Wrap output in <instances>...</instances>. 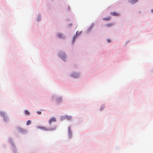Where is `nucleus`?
<instances>
[{
  "mask_svg": "<svg viewBox=\"0 0 153 153\" xmlns=\"http://www.w3.org/2000/svg\"><path fill=\"white\" fill-rule=\"evenodd\" d=\"M37 128L39 129H40L42 130H43L45 131H52L55 130L56 128V127L54 126L52 128H47L45 127H41V126H38Z\"/></svg>",
  "mask_w": 153,
  "mask_h": 153,
  "instance_id": "obj_1",
  "label": "nucleus"
},
{
  "mask_svg": "<svg viewBox=\"0 0 153 153\" xmlns=\"http://www.w3.org/2000/svg\"><path fill=\"white\" fill-rule=\"evenodd\" d=\"M60 56H61L62 59L63 60H65L66 59V56L65 54L63 53H61L60 54Z\"/></svg>",
  "mask_w": 153,
  "mask_h": 153,
  "instance_id": "obj_2",
  "label": "nucleus"
},
{
  "mask_svg": "<svg viewBox=\"0 0 153 153\" xmlns=\"http://www.w3.org/2000/svg\"><path fill=\"white\" fill-rule=\"evenodd\" d=\"M56 120L55 118L53 117L49 121V124L51 125V123L53 122H56Z\"/></svg>",
  "mask_w": 153,
  "mask_h": 153,
  "instance_id": "obj_3",
  "label": "nucleus"
},
{
  "mask_svg": "<svg viewBox=\"0 0 153 153\" xmlns=\"http://www.w3.org/2000/svg\"><path fill=\"white\" fill-rule=\"evenodd\" d=\"M110 14L111 15L114 16H118L120 15L119 13L115 12H111L110 13Z\"/></svg>",
  "mask_w": 153,
  "mask_h": 153,
  "instance_id": "obj_4",
  "label": "nucleus"
},
{
  "mask_svg": "<svg viewBox=\"0 0 153 153\" xmlns=\"http://www.w3.org/2000/svg\"><path fill=\"white\" fill-rule=\"evenodd\" d=\"M137 0H129L128 1V2L131 4H134L137 3Z\"/></svg>",
  "mask_w": 153,
  "mask_h": 153,
  "instance_id": "obj_5",
  "label": "nucleus"
},
{
  "mask_svg": "<svg viewBox=\"0 0 153 153\" xmlns=\"http://www.w3.org/2000/svg\"><path fill=\"white\" fill-rule=\"evenodd\" d=\"M0 115L4 118L5 116V113L3 112H0Z\"/></svg>",
  "mask_w": 153,
  "mask_h": 153,
  "instance_id": "obj_6",
  "label": "nucleus"
},
{
  "mask_svg": "<svg viewBox=\"0 0 153 153\" xmlns=\"http://www.w3.org/2000/svg\"><path fill=\"white\" fill-rule=\"evenodd\" d=\"M58 37L60 38H64V36H63V35L61 33L58 34Z\"/></svg>",
  "mask_w": 153,
  "mask_h": 153,
  "instance_id": "obj_7",
  "label": "nucleus"
},
{
  "mask_svg": "<svg viewBox=\"0 0 153 153\" xmlns=\"http://www.w3.org/2000/svg\"><path fill=\"white\" fill-rule=\"evenodd\" d=\"M110 19V18L109 17H108L107 18H103V20L104 21H108Z\"/></svg>",
  "mask_w": 153,
  "mask_h": 153,
  "instance_id": "obj_8",
  "label": "nucleus"
},
{
  "mask_svg": "<svg viewBox=\"0 0 153 153\" xmlns=\"http://www.w3.org/2000/svg\"><path fill=\"white\" fill-rule=\"evenodd\" d=\"M113 25H114V24H113V23H110V24H107V25H106L107 27H109L112 26Z\"/></svg>",
  "mask_w": 153,
  "mask_h": 153,
  "instance_id": "obj_9",
  "label": "nucleus"
},
{
  "mask_svg": "<svg viewBox=\"0 0 153 153\" xmlns=\"http://www.w3.org/2000/svg\"><path fill=\"white\" fill-rule=\"evenodd\" d=\"M31 121L30 120H28L27 123V125H29L31 123Z\"/></svg>",
  "mask_w": 153,
  "mask_h": 153,
  "instance_id": "obj_10",
  "label": "nucleus"
},
{
  "mask_svg": "<svg viewBox=\"0 0 153 153\" xmlns=\"http://www.w3.org/2000/svg\"><path fill=\"white\" fill-rule=\"evenodd\" d=\"M78 33V32L77 31L76 33V34L75 35H74L73 37L74 39L76 37V36L77 35Z\"/></svg>",
  "mask_w": 153,
  "mask_h": 153,
  "instance_id": "obj_11",
  "label": "nucleus"
},
{
  "mask_svg": "<svg viewBox=\"0 0 153 153\" xmlns=\"http://www.w3.org/2000/svg\"><path fill=\"white\" fill-rule=\"evenodd\" d=\"M25 112L26 115H28L30 114L29 112L27 110H25Z\"/></svg>",
  "mask_w": 153,
  "mask_h": 153,
  "instance_id": "obj_12",
  "label": "nucleus"
},
{
  "mask_svg": "<svg viewBox=\"0 0 153 153\" xmlns=\"http://www.w3.org/2000/svg\"><path fill=\"white\" fill-rule=\"evenodd\" d=\"M66 117L68 120H70L71 118V116H66Z\"/></svg>",
  "mask_w": 153,
  "mask_h": 153,
  "instance_id": "obj_13",
  "label": "nucleus"
},
{
  "mask_svg": "<svg viewBox=\"0 0 153 153\" xmlns=\"http://www.w3.org/2000/svg\"><path fill=\"white\" fill-rule=\"evenodd\" d=\"M104 108V106L103 105L100 108V110L101 111Z\"/></svg>",
  "mask_w": 153,
  "mask_h": 153,
  "instance_id": "obj_14",
  "label": "nucleus"
},
{
  "mask_svg": "<svg viewBox=\"0 0 153 153\" xmlns=\"http://www.w3.org/2000/svg\"><path fill=\"white\" fill-rule=\"evenodd\" d=\"M37 113L39 114H41V112L40 111H37Z\"/></svg>",
  "mask_w": 153,
  "mask_h": 153,
  "instance_id": "obj_15",
  "label": "nucleus"
},
{
  "mask_svg": "<svg viewBox=\"0 0 153 153\" xmlns=\"http://www.w3.org/2000/svg\"><path fill=\"white\" fill-rule=\"evenodd\" d=\"M107 41L108 42H110V39H107Z\"/></svg>",
  "mask_w": 153,
  "mask_h": 153,
  "instance_id": "obj_16",
  "label": "nucleus"
},
{
  "mask_svg": "<svg viewBox=\"0 0 153 153\" xmlns=\"http://www.w3.org/2000/svg\"><path fill=\"white\" fill-rule=\"evenodd\" d=\"M151 11L152 12H153V9H152Z\"/></svg>",
  "mask_w": 153,
  "mask_h": 153,
  "instance_id": "obj_17",
  "label": "nucleus"
},
{
  "mask_svg": "<svg viewBox=\"0 0 153 153\" xmlns=\"http://www.w3.org/2000/svg\"><path fill=\"white\" fill-rule=\"evenodd\" d=\"M69 131H70V128H69Z\"/></svg>",
  "mask_w": 153,
  "mask_h": 153,
  "instance_id": "obj_18",
  "label": "nucleus"
}]
</instances>
